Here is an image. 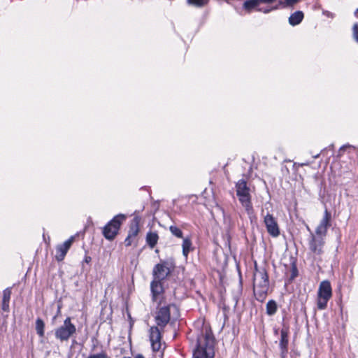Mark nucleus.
Listing matches in <instances>:
<instances>
[{
	"instance_id": "1",
	"label": "nucleus",
	"mask_w": 358,
	"mask_h": 358,
	"mask_svg": "<svg viewBox=\"0 0 358 358\" xmlns=\"http://www.w3.org/2000/svg\"><path fill=\"white\" fill-rule=\"evenodd\" d=\"M215 338L210 329L205 327L197 338L196 348L193 358H213L215 355Z\"/></svg>"
},
{
	"instance_id": "18",
	"label": "nucleus",
	"mask_w": 358,
	"mask_h": 358,
	"mask_svg": "<svg viewBox=\"0 0 358 358\" xmlns=\"http://www.w3.org/2000/svg\"><path fill=\"white\" fill-rule=\"evenodd\" d=\"M159 236L156 232L150 231L146 235V242L151 248L156 245Z\"/></svg>"
},
{
	"instance_id": "20",
	"label": "nucleus",
	"mask_w": 358,
	"mask_h": 358,
	"mask_svg": "<svg viewBox=\"0 0 358 358\" xmlns=\"http://www.w3.org/2000/svg\"><path fill=\"white\" fill-rule=\"evenodd\" d=\"M277 310V305L275 301L270 300L266 304V313L268 315H273Z\"/></svg>"
},
{
	"instance_id": "11",
	"label": "nucleus",
	"mask_w": 358,
	"mask_h": 358,
	"mask_svg": "<svg viewBox=\"0 0 358 358\" xmlns=\"http://www.w3.org/2000/svg\"><path fill=\"white\" fill-rule=\"evenodd\" d=\"M171 271L168 262L157 264L153 268V280L162 281L170 274Z\"/></svg>"
},
{
	"instance_id": "9",
	"label": "nucleus",
	"mask_w": 358,
	"mask_h": 358,
	"mask_svg": "<svg viewBox=\"0 0 358 358\" xmlns=\"http://www.w3.org/2000/svg\"><path fill=\"white\" fill-rule=\"evenodd\" d=\"M331 215L326 209L322 219L315 229V233H313L314 235L325 238L327 234V229L331 226Z\"/></svg>"
},
{
	"instance_id": "36",
	"label": "nucleus",
	"mask_w": 358,
	"mask_h": 358,
	"mask_svg": "<svg viewBox=\"0 0 358 358\" xmlns=\"http://www.w3.org/2000/svg\"><path fill=\"white\" fill-rule=\"evenodd\" d=\"M357 12H358V9H357Z\"/></svg>"
},
{
	"instance_id": "13",
	"label": "nucleus",
	"mask_w": 358,
	"mask_h": 358,
	"mask_svg": "<svg viewBox=\"0 0 358 358\" xmlns=\"http://www.w3.org/2000/svg\"><path fill=\"white\" fill-rule=\"evenodd\" d=\"M152 301L160 302L163 298L164 287L162 281L152 280L150 284Z\"/></svg>"
},
{
	"instance_id": "33",
	"label": "nucleus",
	"mask_w": 358,
	"mask_h": 358,
	"mask_svg": "<svg viewBox=\"0 0 358 358\" xmlns=\"http://www.w3.org/2000/svg\"><path fill=\"white\" fill-rule=\"evenodd\" d=\"M135 358H145V357L141 355H138L137 356L135 357Z\"/></svg>"
},
{
	"instance_id": "22",
	"label": "nucleus",
	"mask_w": 358,
	"mask_h": 358,
	"mask_svg": "<svg viewBox=\"0 0 358 358\" xmlns=\"http://www.w3.org/2000/svg\"><path fill=\"white\" fill-rule=\"evenodd\" d=\"M260 3L259 0H248L244 3L243 7L245 9L250 10L252 8H257Z\"/></svg>"
},
{
	"instance_id": "3",
	"label": "nucleus",
	"mask_w": 358,
	"mask_h": 358,
	"mask_svg": "<svg viewBox=\"0 0 358 358\" xmlns=\"http://www.w3.org/2000/svg\"><path fill=\"white\" fill-rule=\"evenodd\" d=\"M236 195L240 203L250 217L253 214L254 210L251 203L250 189L248 187L246 181L243 179L238 180L236 184Z\"/></svg>"
},
{
	"instance_id": "32",
	"label": "nucleus",
	"mask_w": 358,
	"mask_h": 358,
	"mask_svg": "<svg viewBox=\"0 0 358 358\" xmlns=\"http://www.w3.org/2000/svg\"><path fill=\"white\" fill-rule=\"evenodd\" d=\"M90 260H91V258H90V257H87L85 258V262H89Z\"/></svg>"
},
{
	"instance_id": "35",
	"label": "nucleus",
	"mask_w": 358,
	"mask_h": 358,
	"mask_svg": "<svg viewBox=\"0 0 358 358\" xmlns=\"http://www.w3.org/2000/svg\"><path fill=\"white\" fill-rule=\"evenodd\" d=\"M123 358H130V357H123Z\"/></svg>"
},
{
	"instance_id": "14",
	"label": "nucleus",
	"mask_w": 358,
	"mask_h": 358,
	"mask_svg": "<svg viewBox=\"0 0 358 358\" xmlns=\"http://www.w3.org/2000/svg\"><path fill=\"white\" fill-rule=\"evenodd\" d=\"M73 236H71L67 241H66L63 244L58 245L56 248V255L55 258L57 261H62L64 259L66 256L68 250L71 246L73 242Z\"/></svg>"
},
{
	"instance_id": "19",
	"label": "nucleus",
	"mask_w": 358,
	"mask_h": 358,
	"mask_svg": "<svg viewBox=\"0 0 358 358\" xmlns=\"http://www.w3.org/2000/svg\"><path fill=\"white\" fill-rule=\"evenodd\" d=\"M182 247V255L185 257V258H187L189 252L193 250L191 240L189 238H184Z\"/></svg>"
},
{
	"instance_id": "26",
	"label": "nucleus",
	"mask_w": 358,
	"mask_h": 358,
	"mask_svg": "<svg viewBox=\"0 0 358 358\" xmlns=\"http://www.w3.org/2000/svg\"><path fill=\"white\" fill-rule=\"evenodd\" d=\"M10 296H11V289L10 287L5 289L3 292L2 301H10Z\"/></svg>"
},
{
	"instance_id": "25",
	"label": "nucleus",
	"mask_w": 358,
	"mask_h": 358,
	"mask_svg": "<svg viewBox=\"0 0 358 358\" xmlns=\"http://www.w3.org/2000/svg\"><path fill=\"white\" fill-rule=\"evenodd\" d=\"M170 231L171 234L174 236H176L178 238H182V231L178 228L176 226H171L169 227Z\"/></svg>"
},
{
	"instance_id": "23",
	"label": "nucleus",
	"mask_w": 358,
	"mask_h": 358,
	"mask_svg": "<svg viewBox=\"0 0 358 358\" xmlns=\"http://www.w3.org/2000/svg\"><path fill=\"white\" fill-rule=\"evenodd\" d=\"M299 0H283L279 1L278 4L280 8H287L289 6H292L296 3L298 2Z\"/></svg>"
},
{
	"instance_id": "10",
	"label": "nucleus",
	"mask_w": 358,
	"mask_h": 358,
	"mask_svg": "<svg viewBox=\"0 0 358 358\" xmlns=\"http://www.w3.org/2000/svg\"><path fill=\"white\" fill-rule=\"evenodd\" d=\"M159 327H151L149 330V338L152 350L158 352L162 347V331Z\"/></svg>"
},
{
	"instance_id": "27",
	"label": "nucleus",
	"mask_w": 358,
	"mask_h": 358,
	"mask_svg": "<svg viewBox=\"0 0 358 358\" xmlns=\"http://www.w3.org/2000/svg\"><path fill=\"white\" fill-rule=\"evenodd\" d=\"M278 8H280V6H279V4L278 3V5H276L275 6H273V7H268L266 8H258V10L263 12L264 13H268L271 10L278 9Z\"/></svg>"
},
{
	"instance_id": "24",
	"label": "nucleus",
	"mask_w": 358,
	"mask_h": 358,
	"mask_svg": "<svg viewBox=\"0 0 358 358\" xmlns=\"http://www.w3.org/2000/svg\"><path fill=\"white\" fill-rule=\"evenodd\" d=\"M209 0H187L189 4L201 7L206 5L208 3Z\"/></svg>"
},
{
	"instance_id": "5",
	"label": "nucleus",
	"mask_w": 358,
	"mask_h": 358,
	"mask_svg": "<svg viewBox=\"0 0 358 358\" xmlns=\"http://www.w3.org/2000/svg\"><path fill=\"white\" fill-rule=\"evenodd\" d=\"M332 296V289L330 282L328 280H324L320 284L317 291L318 309L324 310L327 308V302Z\"/></svg>"
},
{
	"instance_id": "8",
	"label": "nucleus",
	"mask_w": 358,
	"mask_h": 358,
	"mask_svg": "<svg viewBox=\"0 0 358 358\" xmlns=\"http://www.w3.org/2000/svg\"><path fill=\"white\" fill-rule=\"evenodd\" d=\"M324 238L320 236L314 235L310 232V238L308 241V247L310 252L314 255H320L323 252V247L324 245Z\"/></svg>"
},
{
	"instance_id": "28",
	"label": "nucleus",
	"mask_w": 358,
	"mask_h": 358,
	"mask_svg": "<svg viewBox=\"0 0 358 358\" xmlns=\"http://www.w3.org/2000/svg\"><path fill=\"white\" fill-rule=\"evenodd\" d=\"M353 35L356 41H358V24H355L353 26Z\"/></svg>"
},
{
	"instance_id": "17",
	"label": "nucleus",
	"mask_w": 358,
	"mask_h": 358,
	"mask_svg": "<svg viewBox=\"0 0 358 358\" xmlns=\"http://www.w3.org/2000/svg\"><path fill=\"white\" fill-rule=\"evenodd\" d=\"M303 19V13L302 11H296L292 13L289 17V23L295 26L299 24Z\"/></svg>"
},
{
	"instance_id": "2",
	"label": "nucleus",
	"mask_w": 358,
	"mask_h": 358,
	"mask_svg": "<svg viewBox=\"0 0 358 358\" xmlns=\"http://www.w3.org/2000/svg\"><path fill=\"white\" fill-rule=\"evenodd\" d=\"M268 277L264 268H258L255 265L253 275V292L259 301H264L268 290Z\"/></svg>"
},
{
	"instance_id": "31",
	"label": "nucleus",
	"mask_w": 358,
	"mask_h": 358,
	"mask_svg": "<svg viewBox=\"0 0 358 358\" xmlns=\"http://www.w3.org/2000/svg\"><path fill=\"white\" fill-rule=\"evenodd\" d=\"M261 3H271L274 2L275 0H259Z\"/></svg>"
},
{
	"instance_id": "7",
	"label": "nucleus",
	"mask_w": 358,
	"mask_h": 358,
	"mask_svg": "<svg viewBox=\"0 0 358 358\" xmlns=\"http://www.w3.org/2000/svg\"><path fill=\"white\" fill-rule=\"evenodd\" d=\"M76 331V326L71 323V318L67 317L64 324L56 329L55 337L61 341H67Z\"/></svg>"
},
{
	"instance_id": "29",
	"label": "nucleus",
	"mask_w": 358,
	"mask_h": 358,
	"mask_svg": "<svg viewBox=\"0 0 358 358\" xmlns=\"http://www.w3.org/2000/svg\"><path fill=\"white\" fill-rule=\"evenodd\" d=\"M134 238L129 236V235L127 236V237L126 238L125 241H124V243H125V245L127 246H129L131 245V243H133L134 241Z\"/></svg>"
},
{
	"instance_id": "12",
	"label": "nucleus",
	"mask_w": 358,
	"mask_h": 358,
	"mask_svg": "<svg viewBox=\"0 0 358 358\" xmlns=\"http://www.w3.org/2000/svg\"><path fill=\"white\" fill-rule=\"evenodd\" d=\"M264 222L268 233L273 237H277L280 234L279 227L275 217L268 213L264 217Z\"/></svg>"
},
{
	"instance_id": "21",
	"label": "nucleus",
	"mask_w": 358,
	"mask_h": 358,
	"mask_svg": "<svg viewBox=\"0 0 358 358\" xmlns=\"http://www.w3.org/2000/svg\"><path fill=\"white\" fill-rule=\"evenodd\" d=\"M44 322L41 319L38 318L36 321V330L37 334L41 337L44 336Z\"/></svg>"
},
{
	"instance_id": "4",
	"label": "nucleus",
	"mask_w": 358,
	"mask_h": 358,
	"mask_svg": "<svg viewBox=\"0 0 358 358\" xmlns=\"http://www.w3.org/2000/svg\"><path fill=\"white\" fill-rule=\"evenodd\" d=\"M176 312L178 314V310L174 305H164L159 306L155 313V322L157 327L163 329L169 322L171 320V312Z\"/></svg>"
},
{
	"instance_id": "6",
	"label": "nucleus",
	"mask_w": 358,
	"mask_h": 358,
	"mask_svg": "<svg viewBox=\"0 0 358 358\" xmlns=\"http://www.w3.org/2000/svg\"><path fill=\"white\" fill-rule=\"evenodd\" d=\"M126 220V216L123 214H119L113 217L103 228V235L106 239L112 240L117 235L120 227L123 221Z\"/></svg>"
},
{
	"instance_id": "16",
	"label": "nucleus",
	"mask_w": 358,
	"mask_h": 358,
	"mask_svg": "<svg viewBox=\"0 0 358 358\" xmlns=\"http://www.w3.org/2000/svg\"><path fill=\"white\" fill-rule=\"evenodd\" d=\"M280 346L282 350V352H284L287 351V345H288V329L286 328H282L280 331Z\"/></svg>"
},
{
	"instance_id": "30",
	"label": "nucleus",
	"mask_w": 358,
	"mask_h": 358,
	"mask_svg": "<svg viewBox=\"0 0 358 358\" xmlns=\"http://www.w3.org/2000/svg\"><path fill=\"white\" fill-rule=\"evenodd\" d=\"M9 302L10 301H2V309H3V310L8 311V310H9Z\"/></svg>"
},
{
	"instance_id": "15",
	"label": "nucleus",
	"mask_w": 358,
	"mask_h": 358,
	"mask_svg": "<svg viewBox=\"0 0 358 358\" xmlns=\"http://www.w3.org/2000/svg\"><path fill=\"white\" fill-rule=\"evenodd\" d=\"M139 222L140 218L138 217H134L129 228L128 235L134 238H136L139 232Z\"/></svg>"
},
{
	"instance_id": "34",
	"label": "nucleus",
	"mask_w": 358,
	"mask_h": 358,
	"mask_svg": "<svg viewBox=\"0 0 358 358\" xmlns=\"http://www.w3.org/2000/svg\"><path fill=\"white\" fill-rule=\"evenodd\" d=\"M301 166H305V165H309V163L308 162H306V163H303L301 164H300Z\"/></svg>"
}]
</instances>
